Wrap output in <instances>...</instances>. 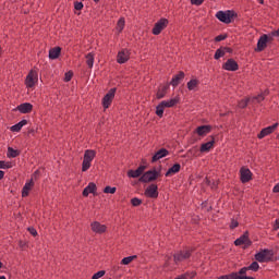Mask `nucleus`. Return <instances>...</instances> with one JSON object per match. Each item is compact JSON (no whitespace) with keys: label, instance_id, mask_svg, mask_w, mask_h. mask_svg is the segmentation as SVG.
I'll return each instance as SVG.
<instances>
[{"label":"nucleus","instance_id":"1","mask_svg":"<svg viewBox=\"0 0 279 279\" xmlns=\"http://www.w3.org/2000/svg\"><path fill=\"white\" fill-rule=\"evenodd\" d=\"M180 102V98H171L170 100H162L157 107H156V114L157 117L162 118L165 114V108H173V106H177Z\"/></svg>","mask_w":279,"mask_h":279},{"label":"nucleus","instance_id":"2","mask_svg":"<svg viewBox=\"0 0 279 279\" xmlns=\"http://www.w3.org/2000/svg\"><path fill=\"white\" fill-rule=\"evenodd\" d=\"M96 156H97V151H95L93 149L85 150L84 159H83V163H82L83 172H86L90 169V162H93V160H95Z\"/></svg>","mask_w":279,"mask_h":279},{"label":"nucleus","instance_id":"3","mask_svg":"<svg viewBox=\"0 0 279 279\" xmlns=\"http://www.w3.org/2000/svg\"><path fill=\"white\" fill-rule=\"evenodd\" d=\"M235 13L234 11H218L216 13V19H218V21H220L221 23H232V19H234Z\"/></svg>","mask_w":279,"mask_h":279},{"label":"nucleus","instance_id":"4","mask_svg":"<svg viewBox=\"0 0 279 279\" xmlns=\"http://www.w3.org/2000/svg\"><path fill=\"white\" fill-rule=\"evenodd\" d=\"M191 254H193V248H184L183 251H179L174 254V263H183V260H189L191 258Z\"/></svg>","mask_w":279,"mask_h":279},{"label":"nucleus","instance_id":"5","mask_svg":"<svg viewBox=\"0 0 279 279\" xmlns=\"http://www.w3.org/2000/svg\"><path fill=\"white\" fill-rule=\"evenodd\" d=\"M26 88H34L38 84V72L31 70L25 80Z\"/></svg>","mask_w":279,"mask_h":279},{"label":"nucleus","instance_id":"6","mask_svg":"<svg viewBox=\"0 0 279 279\" xmlns=\"http://www.w3.org/2000/svg\"><path fill=\"white\" fill-rule=\"evenodd\" d=\"M158 175H160V173L156 170H149L147 172H145L141 178H140V182H154V180H156L158 178Z\"/></svg>","mask_w":279,"mask_h":279},{"label":"nucleus","instance_id":"7","mask_svg":"<svg viewBox=\"0 0 279 279\" xmlns=\"http://www.w3.org/2000/svg\"><path fill=\"white\" fill-rule=\"evenodd\" d=\"M227 277L228 279H256L254 277H247V268H242L239 272H231Z\"/></svg>","mask_w":279,"mask_h":279},{"label":"nucleus","instance_id":"8","mask_svg":"<svg viewBox=\"0 0 279 279\" xmlns=\"http://www.w3.org/2000/svg\"><path fill=\"white\" fill-rule=\"evenodd\" d=\"M167 25H169V20H167V19H161V20H159V21L155 24V26H154V28H153V34H154L155 36H158V35L160 34V32H162V29H165V28L167 27Z\"/></svg>","mask_w":279,"mask_h":279},{"label":"nucleus","instance_id":"9","mask_svg":"<svg viewBox=\"0 0 279 279\" xmlns=\"http://www.w3.org/2000/svg\"><path fill=\"white\" fill-rule=\"evenodd\" d=\"M117 93V88H111L102 98L104 108H110V104L114 99V94Z\"/></svg>","mask_w":279,"mask_h":279},{"label":"nucleus","instance_id":"10","mask_svg":"<svg viewBox=\"0 0 279 279\" xmlns=\"http://www.w3.org/2000/svg\"><path fill=\"white\" fill-rule=\"evenodd\" d=\"M234 245H244V247H250L252 241H250V233L246 231L242 236L234 241Z\"/></svg>","mask_w":279,"mask_h":279},{"label":"nucleus","instance_id":"11","mask_svg":"<svg viewBox=\"0 0 279 279\" xmlns=\"http://www.w3.org/2000/svg\"><path fill=\"white\" fill-rule=\"evenodd\" d=\"M240 180L241 182H243V184L252 180V171L250 170V168L242 167L240 169Z\"/></svg>","mask_w":279,"mask_h":279},{"label":"nucleus","instance_id":"12","mask_svg":"<svg viewBox=\"0 0 279 279\" xmlns=\"http://www.w3.org/2000/svg\"><path fill=\"white\" fill-rule=\"evenodd\" d=\"M130 60V50L122 49L118 52L117 62L118 64H125Z\"/></svg>","mask_w":279,"mask_h":279},{"label":"nucleus","instance_id":"13","mask_svg":"<svg viewBox=\"0 0 279 279\" xmlns=\"http://www.w3.org/2000/svg\"><path fill=\"white\" fill-rule=\"evenodd\" d=\"M92 231L95 232V234H104L106 230H108V227L106 225H101L99 221H94L90 223Z\"/></svg>","mask_w":279,"mask_h":279},{"label":"nucleus","instance_id":"14","mask_svg":"<svg viewBox=\"0 0 279 279\" xmlns=\"http://www.w3.org/2000/svg\"><path fill=\"white\" fill-rule=\"evenodd\" d=\"M145 196H146V197H151L153 199H156V197H158V185H156V184H150V185L145 190Z\"/></svg>","mask_w":279,"mask_h":279},{"label":"nucleus","instance_id":"15","mask_svg":"<svg viewBox=\"0 0 279 279\" xmlns=\"http://www.w3.org/2000/svg\"><path fill=\"white\" fill-rule=\"evenodd\" d=\"M278 129V123H275L268 128H265L258 134V138H265V136H269V134L274 133Z\"/></svg>","mask_w":279,"mask_h":279},{"label":"nucleus","instance_id":"16","mask_svg":"<svg viewBox=\"0 0 279 279\" xmlns=\"http://www.w3.org/2000/svg\"><path fill=\"white\" fill-rule=\"evenodd\" d=\"M222 68L225 69V71H239V63H236L234 59H228Z\"/></svg>","mask_w":279,"mask_h":279},{"label":"nucleus","instance_id":"17","mask_svg":"<svg viewBox=\"0 0 279 279\" xmlns=\"http://www.w3.org/2000/svg\"><path fill=\"white\" fill-rule=\"evenodd\" d=\"M267 35H262L257 41V48L255 49V51H265V49L267 48Z\"/></svg>","mask_w":279,"mask_h":279},{"label":"nucleus","instance_id":"18","mask_svg":"<svg viewBox=\"0 0 279 279\" xmlns=\"http://www.w3.org/2000/svg\"><path fill=\"white\" fill-rule=\"evenodd\" d=\"M166 156H169V150L161 148L153 156L151 162H158V160L166 158Z\"/></svg>","mask_w":279,"mask_h":279},{"label":"nucleus","instance_id":"19","mask_svg":"<svg viewBox=\"0 0 279 279\" xmlns=\"http://www.w3.org/2000/svg\"><path fill=\"white\" fill-rule=\"evenodd\" d=\"M145 166H140L136 170H129L128 177L129 178H141L143 173L145 172Z\"/></svg>","mask_w":279,"mask_h":279},{"label":"nucleus","instance_id":"20","mask_svg":"<svg viewBox=\"0 0 279 279\" xmlns=\"http://www.w3.org/2000/svg\"><path fill=\"white\" fill-rule=\"evenodd\" d=\"M210 130H213V126L210 125H201L196 128L195 133L198 136H206V134H210Z\"/></svg>","mask_w":279,"mask_h":279},{"label":"nucleus","instance_id":"21","mask_svg":"<svg viewBox=\"0 0 279 279\" xmlns=\"http://www.w3.org/2000/svg\"><path fill=\"white\" fill-rule=\"evenodd\" d=\"M255 260L258 263H267L269 260V251H262L255 255Z\"/></svg>","mask_w":279,"mask_h":279},{"label":"nucleus","instance_id":"22","mask_svg":"<svg viewBox=\"0 0 279 279\" xmlns=\"http://www.w3.org/2000/svg\"><path fill=\"white\" fill-rule=\"evenodd\" d=\"M34 189V180L31 179L27 181L22 190V197H27L29 195V191Z\"/></svg>","mask_w":279,"mask_h":279},{"label":"nucleus","instance_id":"23","mask_svg":"<svg viewBox=\"0 0 279 279\" xmlns=\"http://www.w3.org/2000/svg\"><path fill=\"white\" fill-rule=\"evenodd\" d=\"M97 191V185L93 182H90L84 190H83V196L88 197L90 193L95 194Z\"/></svg>","mask_w":279,"mask_h":279},{"label":"nucleus","instance_id":"24","mask_svg":"<svg viewBox=\"0 0 279 279\" xmlns=\"http://www.w3.org/2000/svg\"><path fill=\"white\" fill-rule=\"evenodd\" d=\"M181 166L180 163H174L168 171L166 172V178H171V175H175V173H180Z\"/></svg>","mask_w":279,"mask_h":279},{"label":"nucleus","instance_id":"25","mask_svg":"<svg viewBox=\"0 0 279 279\" xmlns=\"http://www.w3.org/2000/svg\"><path fill=\"white\" fill-rule=\"evenodd\" d=\"M33 108H34V106H32V104H29V102H24V104L17 106V110H20L22 112V114H27Z\"/></svg>","mask_w":279,"mask_h":279},{"label":"nucleus","instance_id":"26","mask_svg":"<svg viewBox=\"0 0 279 279\" xmlns=\"http://www.w3.org/2000/svg\"><path fill=\"white\" fill-rule=\"evenodd\" d=\"M61 51H62V49L60 47H56V48L50 49V51H49L50 60H58V58L60 57Z\"/></svg>","mask_w":279,"mask_h":279},{"label":"nucleus","instance_id":"27","mask_svg":"<svg viewBox=\"0 0 279 279\" xmlns=\"http://www.w3.org/2000/svg\"><path fill=\"white\" fill-rule=\"evenodd\" d=\"M267 95H269V90H265L262 94H259L257 97H253L251 98V102L252 104H260V101L265 100V97H267Z\"/></svg>","mask_w":279,"mask_h":279},{"label":"nucleus","instance_id":"28","mask_svg":"<svg viewBox=\"0 0 279 279\" xmlns=\"http://www.w3.org/2000/svg\"><path fill=\"white\" fill-rule=\"evenodd\" d=\"M214 145H215V140L202 144V145H201V151H202V154H204V153H206V151H210V150L213 149Z\"/></svg>","mask_w":279,"mask_h":279},{"label":"nucleus","instance_id":"29","mask_svg":"<svg viewBox=\"0 0 279 279\" xmlns=\"http://www.w3.org/2000/svg\"><path fill=\"white\" fill-rule=\"evenodd\" d=\"M182 80H184V72H179V74L172 77L171 85L175 87Z\"/></svg>","mask_w":279,"mask_h":279},{"label":"nucleus","instance_id":"30","mask_svg":"<svg viewBox=\"0 0 279 279\" xmlns=\"http://www.w3.org/2000/svg\"><path fill=\"white\" fill-rule=\"evenodd\" d=\"M167 90H169V85L161 86L157 92V99H162L167 95Z\"/></svg>","mask_w":279,"mask_h":279},{"label":"nucleus","instance_id":"31","mask_svg":"<svg viewBox=\"0 0 279 279\" xmlns=\"http://www.w3.org/2000/svg\"><path fill=\"white\" fill-rule=\"evenodd\" d=\"M27 123V120H22L17 124L11 126V132H21L24 125Z\"/></svg>","mask_w":279,"mask_h":279},{"label":"nucleus","instance_id":"32","mask_svg":"<svg viewBox=\"0 0 279 279\" xmlns=\"http://www.w3.org/2000/svg\"><path fill=\"white\" fill-rule=\"evenodd\" d=\"M197 86H199V81H197V78H193L190 82H187L189 90H195Z\"/></svg>","mask_w":279,"mask_h":279},{"label":"nucleus","instance_id":"33","mask_svg":"<svg viewBox=\"0 0 279 279\" xmlns=\"http://www.w3.org/2000/svg\"><path fill=\"white\" fill-rule=\"evenodd\" d=\"M20 154H21V151L16 150L12 147H9L7 156H8V158H16V156H20Z\"/></svg>","mask_w":279,"mask_h":279},{"label":"nucleus","instance_id":"34","mask_svg":"<svg viewBox=\"0 0 279 279\" xmlns=\"http://www.w3.org/2000/svg\"><path fill=\"white\" fill-rule=\"evenodd\" d=\"M86 64L89 69H93V64H95V56H93V53L86 56Z\"/></svg>","mask_w":279,"mask_h":279},{"label":"nucleus","instance_id":"35","mask_svg":"<svg viewBox=\"0 0 279 279\" xmlns=\"http://www.w3.org/2000/svg\"><path fill=\"white\" fill-rule=\"evenodd\" d=\"M259 267L260 266L258 265L257 262H253L248 267H243V269H246V271H250V269L252 271H258Z\"/></svg>","mask_w":279,"mask_h":279},{"label":"nucleus","instance_id":"36","mask_svg":"<svg viewBox=\"0 0 279 279\" xmlns=\"http://www.w3.org/2000/svg\"><path fill=\"white\" fill-rule=\"evenodd\" d=\"M125 27V19L121 17L119 21H118V24H117V31L119 33L123 32V28Z\"/></svg>","mask_w":279,"mask_h":279},{"label":"nucleus","instance_id":"37","mask_svg":"<svg viewBox=\"0 0 279 279\" xmlns=\"http://www.w3.org/2000/svg\"><path fill=\"white\" fill-rule=\"evenodd\" d=\"M134 259H136V255L124 257L121 260V265H130V263H132V260H134Z\"/></svg>","mask_w":279,"mask_h":279},{"label":"nucleus","instance_id":"38","mask_svg":"<svg viewBox=\"0 0 279 279\" xmlns=\"http://www.w3.org/2000/svg\"><path fill=\"white\" fill-rule=\"evenodd\" d=\"M223 56H226V53L223 52V49L219 48L216 50L214 58L215 60H219V58H223Z\"/></svg>","mask_w":279,"mask_h":279},{"label":"nucleus","instance_id":"39","mask_svg":"<svg viewBox=\"0 0 279 279\" xmlns=\"http://www.w3.org/2000/svg\"><path fill=\"white\" fill-rule=\"evenodd\" d=\"M104 276H106V270H99L98 272L93 275L92 279L104 278Z\"/></svg>","mask_w":279,"mask_h":279},{"label":"nucleus","instance_id":"40","mask_svg":"<svg viewBox=\"0 0 279 279\" xmlns=\"http://www.w3.org/2000/svg\"><path fill=\"white\" fill-rule=\"evenodd\" d=\"M248 101H252V98H246V99H244V100H241V101L239 102V108H247Z\"/></svg>","mask_w":279,"mask_h":279},{"label":"nucleus","instance_id":"41","mask_svg":"<svg viewBox=\"0 0 279 279\" xmlns=\"http://www.w3.org/2000/svg\"><path fill=\"white\" fill-rule=\"evenodd\" d=\"M104 193H110L111 195H114L117 193V187L106 186Z\"/></svg>","mask_w":279,"mask_h":279},{"label":"nucleus","instance_id":"42","mask_svg":"<svg viewBox=\"0 0 279 279\" xmlns=\"http://www.w3.org/2000/svg\"><path fill=\"white\" fill-rule=\"evenodd\" d=\"M0 169H12L11 162L0 161Z\"/></svg>","mask_w":279,"mask_h":279},{"label":"nucleus","instance_id":"43","mask_svg":"<svg viewBox=\"0 0 279 279\" xmlns=\"http://www.w3.org/2000/svg\"><path fill=\"white\" fill-rule=\"evenodd\" d=\"M131 204H132V206H141L143 204V201L135 197V198L131 199Z\"/></svg>","mask_w":279,"mask_h":279},{"label":"nucleus","instance_id":"44","mask_svg":"<svg viewBox=\"0 0 279 279\" xmlns=\"http://www.w3.org/2000/svg\"><path fill=\"white\" fill-rule=\"evenodd\" d=\"M73 78V72H66L64 76V82H71Z\"/></svg>","mask_w":279,"mask_h":279},{"label":"nucleus","instance_id":"45","mask_svg":"<svg viewBox=\"0 0 279 279\" xmlns=\"http://www.w3.org/2000/svg\"><path fill=\"white\" fill-rule=\"evenodd\" d=\"M238 227H239V221L232 219V220H231V223H230L231 230H234V228H238Z\"/></svg>","mask_w":279,"mask_h":279},{"label":"nucleus","instance_id":"46","mask_svg":"<svg viewBox=\"0 0 279 279\" xmlns=\"http://www.w3.org/2000/svg\"><path fill=\"white\" fill-rule=\"evenodd\" d=\"M75 10H82L84 8V4L82 2H74Z\"/></svg>","mask_w":279,"mask_h":279},{"label":"nucleus","instance_id":"47","mask_svg":"<svg viewBox=\"0 0 279 279\" xmlns=\"http://www.w3.org/2000/svg\"><path fill=\"white\" fill-rule=\"evenodd\" d=\"M192 5H202L204 3V0H191Z\"/></svg>","mask_w":279,"mask_h":279},{"label":"nucleus","instance_id":"48","mask_svg":"<svg viewBox=\"0 0 279 279\" xmlns=\"http://www.w3.org/2000/svg\"><path fill=\"white\" fill-rule=\"evenodd\" d=\"M221 40H226V36L225 35H218L216 37V43H221Z\"/></svg>","mask_w":279,"mask_h":279},{"label":"nucleus","instance_id":"49","mask_svg":"<svg viewBox=\"0 0 279 279\" xmlns=\"http://www.w3.org/2000/svg\"><path fill=\"white\" fill-rule=\"evenodd\" d=\"M28 232H31V234L33 236H37V234H38V231H36V229H34V228H28Z\"/></svg>","mask_w":279,"mask_h":279},{"label":"nucleus","instance_id":"50","mask_svg":"<svg viewBox=\"0 0 279 279\" xmlns=\"http://www.w3.org/2000/svg\"><path fill=\"white\" fill-rule=\"evenodd\" d=\"M222 51L226 53H232V49L228 47H221Z\"/></svg>","mask_w":279,"mask_h":279},{"label":"nucleus","instance_id":"51","mask_svg":"<svg viewBox=\"0 0 279 279\" xmlns=\"http://www.w3.org/2000/svg\"><path fill=\"white\" fill-rule=\"evenodd\" d=\"M274 36H278V35H274V32L270 35H267V43H271V40H274Z\"/></svg>","mask_w":279,"mask_h":279},{"label":"nucleus","instance_id":"52","mask_svg":"<svg viewBox=\"0 0 279 279\" xmlns=\"http://www.w3.org/2000/svg\"><path fill=\"white\" fill-rule=\"evenodd\" d=\"M274 228H275V230H279V218L276 219Z\"/></svg>","mask_w":279,"mask_h":279},{"label":"nucleus","instance_id":"53","mask_svg":"<svg viewBox=\"0 0 279 279\" xmlns=\"http://www.w3.org/2000/svg\"><path fill=\"white\" fill-rule=\"evenodd\" d=\"M272 191H274L275 193H279V183H277V184L274 186Z\"/></svg>","mask_w":279,"mask_h":279},{"label":"nucleus","instance_id":"54","mask_svg":"<svg viewBox=\"0 0 279 279\" xmlns=\"http://www.w3.org/2000/svg\"><path fill=\"white\" fill-rule=\"evenodd\" d=\"M272 36H278L279 37V28L275 32H272Z\"/></svg>","mask_w":279,"mask_h":279},{"label":"nucleus","instance_id":"55","mask_svg":"<svg viewBox=\"0 0 279 279\" xmlns=\"http://www.w3.org/2000/svg\"><path fill=\"white\" fill-rule=\"evenodd\" d=\"M3 175H5V172H3L2 170H0V180H3Z\"/></svg>","mask_w":279,"mask_h":279},{"label":"nucleus","instance_id":"56","mask_svg":"<svg viewBox=\"0 0 279 279\" xmlns=\"http://www.w3.org/2000/svg\"><path fill=\"white\" fill-rule=\"evenodd\" d=\"M218 279H228V275L220 276V277H218Z\"/></svg>","mask_w":279,"mask_h":279},{"label":"nucleus","instance_id":"57","mask_svg":"<svg viewBox=\"0 0 279 279\" xmlns=\"http://www.w3.org/2000/svg\"><path fill=\"white\" fill-rule=\"evenodd\" d=\"M2 268H3V263L0 262V269H2Z\"/></svg>","mask_w":279,"mask_h":279},{"label":"nucleus","instance_id":"58","mask_svg":"<svg viewBox=\"0 0 279 279\" xmlns=\"http://www.w3.org/2000/svg\"><path fill=\"white\" fill-rule=\"evenodd\" d=\"M36 175H38V171H36V172L34 173V178H36Z\"/></svg>","mask_w":279,"mask_h":279},{"label":"nucleus","instance_id":"59","mask_svg":"<svg viewBox=\"0 0 279 279\" xmlns=\"http://www.w3.org/2000/svg\"><path fill=\"white\" fill-rule=\"evenodd\" d=\"M258 1H259V3H262V4H263V3H265V1H264V0H258Z\"/></svg>","mask_w":279,"mask_h":279},{"label":"nucleus","instance_id":"60","mask_svg":"<svg viewBox=\"0 0 279 279\" xmlns=\"http://www.w3.org/2000/svg\"><path fill=\"white\" fill-rule=\"evenodd\" d=\"M0 279H5V276H0Z\"/></svg>","mask_w":279,"mask_h":279},{"label":"nucleus","instance_id":"61","mask_svg":"<svg viewBox=\"0 0 279 279\" xmlns=\"http://www.w3.org/2000/svg\"><path fill=\"white\" fill-rule=\"evenodd\" d=\"M94 1H95V3H98L99 0H94Z\"/></svg>","mask_w":279,"mask_h":279},{"label":"nucleus","instance_id":"62","mask_svg":"<svg viewBox=\"0 0 279 279\" xmlns=\"http://www.w3.org/2000/svg\"><path fill=\"white\" fill-rule=\"evenodd\" d=\"M166 265L168 266V265H169V262H166Z\"/></svg>","mask_w":279,"mask_h":279}]
</instances>
